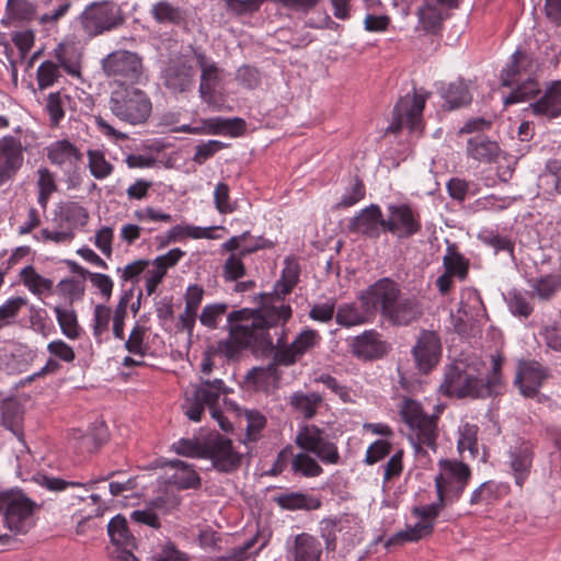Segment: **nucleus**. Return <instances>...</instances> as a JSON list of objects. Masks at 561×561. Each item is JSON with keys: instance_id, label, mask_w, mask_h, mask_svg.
I'll return each instance as SVG.
<instances>
[{"instance_id": "28", "label": "nucleus", "mask_w": 561, "mask_h": 561, "mask_svg": "<svg viewBox=\"0 0 561 561\" xmlns=\"http://www.w3.org/2000/svg\"><path fill=\"white\" fill-rule=\"evenodd\" d=\"M47 159L51 164L61 167L66 162H81L83 153L68 139H61L47 147Z\"/></svg>"}, {"instance_id": "30", "label": "nucleus", "mask_w": 561, "mask_h": 561, "mask_svg": "<svg viewBox=\"0 0 561 561\" xmlns=\"http://www.w3.org/2000/svg\"><path fill=\"white\" fill-rule=\"evenodd\" d=\"M209 135H228L230 137H240L247 130V123L243 118L232 117H213L204 121Z\"/></svg>"}, {"instance_id": "20", "label": "nucleus", "mask_w": 561, "mask_h": 561, "mask_svg": "<svg viewBox=\"0 0 561 561\" xmlns=\"http://www.w3.org/2000/svg\"><path fill=\"white\" fill-rule=\"evenodd\" d=\"M184 255V251L180 248H174L152 261L154 268L148 272V276L146 278V291L148 296L152 295L157 290V287L167 275L168 270L175 266Z\"/></svg>"}, {"instance_id": "32", "label": "nucleus", "mask_w": 561, "mask_h": 561, "mask_svg": "<svg viewBox=\"0 0 561 561\" xmlns=\"http://www.w3.org/2000/svg\"><path fill=\"white\" fill-rule=\"evenodd\" d=\"M322 402L323 397L320 393H304L302 391L294 392L289 400L291 408L302 414L306 420H311L317 415L318 408Z\"/></svg>"}, {"instance_id": "41", "label": "nucleus", "mask_w": 561, "mask_h": 561, "mask_svg": "<svg viewBox=\"0 0 561 561\" xmlns=\"http://www.w3.org/2000/svg\"><path fill=\"white\" fill-rule=\"evenodd\" d=\"M294 550L295 561H320V543L310 535H298L295 539Z\"/></svg>"}, {"instance_id": "15", "label": "nucleus", "mask_w": 561, "mask_h": 561, "mask_svg": "<svg viewBox=\"0 0 561 561\" xmlns=\"http://www.w3.org/2000/svg\"><path fill=\"white\" fill-rule=\"evenodd\" d=\"M321 340L318 331L313 329L302 330L296 339L287 346L276 350L274 359L280 366L296 364L307 352L311 351Z\"/></svg>"}, {"instance_id": "19", "label": "nucleus", "mask_w": 561, "mask_h": 561, "mask_svg": "<svg viewBox=\"0 0 561 561\" xmlns=\"http://www.w3.org/2000/svg\"><path fill=\"white\" fill-rule=\"evenodd\" d=\"M536 116L554 119L561 116V80L550 82L543 94L529 105Z\"/></svg>"}, {"instance_id": "11", "label": "nucleus", "mask_w": 561, "mask_h": 561, "mask_svg": "<svg viewBox=\"0 0 561 561\" xmlns=\"http://www.w3.org/2000/svg\"><path fill=\"white\" fill-rule=\"evenodd\" d=\"M412 355L417 369L422 374H428L442 357V343L438 334L435 331L422 330L412 348Z\"/></svg>"}, {"instance_id": "57", "label": "nucleus", "mask_w": 561, "mask_h": 561, "mask_svg": "<svg viewBox=\"0 0 561 561\" xmlns=\"http://www.w3.org/2000/svg\"><path fill=\"white\" fill-rule=\"evenodd\" d=\"M147 328L136 323L133 328L128 340L125 342V348L134 354L145 356L147 354L148 346L145 344V335Z\"/></svg>"}, {"instance_id": "36", "label": "nucleus", "mask_w": 561, "mask_h": 561, "mask_svg": "<svg viewBox=\"0 0 561 561\" xmlns=\"http://www.w3.org/2000/svg\"><path fill=\"white\" fill-rule=\"evenodd\" d=\"M325 440L324 430L317 425H302L295 438V444L307 453L318 451V447Z\"/></svg>"}, {"instance_id": "27", "label": "nucleus", "mask_w": 561, "mask_h": 561, "mask_svg": "<svg viewBox=\"0 0 561 561\" xmlns=\"http://www.w3.org/2000/svg\"><path fill=\"white\" fill-rule=\"evenodd\" d=\"M107 534L115 549H137V539L128 528L127 519L122 514L115 515L107 525Z\"/></svg>"}, {"instance_id": "10", "label": "nucleus", "mask_w": 561, "mask_h": 561, "mask_svg": "<svg viewBox=\"0 0 561 561\" xmlns=\"http://www.w3.org/2000/svg\"><path fill=\"white\" fill-rule=\"evenodd\" d=\"M438 466L440 471L435 477V486L439 480L444 491L449 493V496L459 500L470 481V467L462 461L450 459H440Z\"/></svg>"}, {"instance_id": "62", "label": "nucleus", "mask_w": 561, "mask_h": 561, "mask_svg": "<svg viewBox=\"0 0 561 561\" xmlns=\"http://www.w3.org/2000/svg\"><path fill=\"white\" fill-rule=\"evenodd\" d=\"M422 405L413 399H405L401 409L402 420L412 428L414 425L422 421V417H426Z\"/></svg>"}, {"instance_id": "40", "label": "nucleus", "mask_w": 561, "mask_h": 561, "mask_svg": "<svg viewBox=\"0 0 561 561\" xmlns=\"http://www.w3.org/2000/svg\"><path fill=\"white\" fill-rule=\"evenodd\" d=\"M469 365L463 362L449 365L445 371L444 381L440 385L442 392L447 397H456L458 388L468 371Z\"/></svg>"}, {"instance_id": "47", "label": "nucleus", "mask_w": 561, "mask_h": 561, "mask_svg": "<svg viewBox=\"0 0 561 561\" xmlns=\"http://www.w3.org/2000/svg\"><path fill=\"white\" fill-rule=\"evenodd\" d=\"M87 154L89 170L95 179L103 180L113 173L114 165L105 159V154L102 150L89 149Z\"/></svg>"}, {"instance_id": "60", "label": "nucleus", "mask_w": 561, "mask_h": 561, "mask_svg": "<svg viewBox=\"0 0 561 561\" xmlns=\"http://www.w3.org/2000/svg\"><path fill=\"white\" fill-rule=\"evenodd\" d=\"M7 12L11 19L28 21L35 14V7L27 0H8Z\"/></svg>"}, {"instance_id": "39", "label": "nucleus", "mask_w": 561, "mask_h": 561, "mask_svg": "<svg viewBox=\"0 0 561 561\" xmlns=\"http://www.w3.org/2000/svg\"><path fill=\"white\" fill-rule=\"evenodd\" d=\"M54 311L61 332L70 340H76L81 335V328L78 323L77 312L73 307L55 306Z\"/></svg>"}, {"instance_id": "52", "label": "nucleus", "mask_w": 561, "mask_h": 561, "mask_svg": "<svg viewBox=\"0 0 561 561\" xmlns=\"http://www.w3.org/2000/svg\"><path fill=\"white\" fill-rule=\"evenodd\" d=\"M133 298V289L126 290L119 298L113 316V334L118 340H124V321L127 316V307Z\"/></svg>"}, {"instance_id": "64", "label": "nucleus", "mask_w": 561, "mask_h": 561, "mask_svg": "<svg viewBox=\"0 0 561 561\" xmlns=\"http://www.w3.org/2000/svg\"><path fill=\"white\" fill-rule=\"evenodd\" d=\"M228 309L227 304H213L207 305L204 307L201 316L199 321L203 325L209 328V329H216L217 328V319L226 313Z\"/></svg>"}, {"instance_id": "4", "label": "nucleus", "mask_w": 561, "mask_h": 561, "mask_svg": "<svg viewBox=\"0 0 561 561\" xmlns=\"http://www.w3.org/2000/svg\"><path fill=\"white\" fill-rule=\"evenodd\" d=\"M79 22L85 35L95 37L122 26L125 15L114 1L104 0L85 7L79 15Z\"/></svg>"}, {"instance_id": "13", "label": "nucleus", "mask_w": 561, "mask_h": 561, "mask_svg": "<svg viewBox=\"0 0 561 561\" xmlns=\"http://www.w3.org/2000/svg\"><path fill=\"white\" fill-rule=\"evenodd\" d=\"M352 354L362 360H376L386 356L390 351V344L382 340L376 330H366L352 339L350 344Z\"/></svg>"}, {"instance_id": "23", "label": "nucleus", "mask_w": 561, "mask_h": 561, "mask_svg": "<svg viewBox=\"0 0 561 561\" xmlns=\"http://www.w3.org/2000/svg\"><path fill=\"white\" fill-rule=\"evenodd\" d=\"M411 430L415 432L416 439L413 442V445L417 454H426V450L423 449V446H426L434 451L436 450V440L438 437L437 415H427L426 417H422V421L414 425Z\"/></svg>"}, {"instance_id": "51", "label": "nucleus", "mask_w": 561, "mask_h": 561, "mask_svg": "<svg viewBox=\"0 0 561 561\" xmlns=\"http://www.w3.org/2000/svg\"><path fill=\"white\" fill-rule=\"evenodd\" d=\"M365 195V184L358 175H355L353 178V183L351 187L347 188L346 193L343 195L341 201L334 205L333 209L340 210L350 208L357 204L358 202H360L362 199H364Z\"/></svg>"}, {"instance_id": "53", "label": "nucleus", "mask_w": 561, "mask_h": 561, "mask_svg": "<svg viewBox=\"0 0 561 561\" xmlns=\"http://www.w3.org/2000/svg\"><path fill=\"white\" fill-rule=\"evenodd\" d=\"M150 561H191L190 556L180 550L170 539L161 542L158 550L150 557Z\"/></svg>"}, {"instance_id": "58", "label": "nucleus", "mask_w": 561, "mask_h": 561, "mask_svg": "<svg viewBox=\"0 0 561 561\" xmlns=\"http://www.w3.org/2000/svg\"><path fill=\"white\" fill-rule=\"evenodd\" d=\"M2 423L9 430H13L18 426L21 420V404L14 399H7L1 402L0 405Z\"/></svg>"}, {"instance_id": "54", "label": "nucleus", "mask_w": 561, "mask_h": 561, "mask_svg": "<svg viewBox=\"0 0 561 561\" xmlns=\"http://www.w3.org/2000/svg\"><path fill=\"white\" fill-rule=\"evenodd\" d=\"M60 216L73 226L84 227L89 221V211L77 202H68L60 206Z\"/></svg>"}, {"instance_id": "43", "label": "nucleus", "mask_w": 561, "mask_h": 561, "mask_svg": "<svg viewBox=\"0 0 561 561\" xmlns=\"http://www.w3.org/2000/svg\"><path fill=\"white\" fill-rule=\"evenodd\" d=\"M171 450L179 456L204 459L206 451V436L203 438H180L171 445Z\"/></svg>"}, {"instance_id": "56", "label": "nucleus", "mask_w": 561, "mask_h": 561, "mask_svg": "<svg viewBox=\"0 0 561 561\" xmlns=\"http://www.w3.org/2000/svg\"><path fill=\"white\" fill-rule=\"evenodd\" d=\"M478 427L471 424H465L459 431L458 450L460 453L469 450L474 457L479 453L478 448Z\"/></svg>"}, {"instance_id": "55", "label": "nucleus", "mask_w": 561, "mask_h": 561, "mask_svg": "<svg viewBox=\"0 0 561 561\" xmlns=\"http://www.w3.org/2000/svg\"><path fill=\"white\" fill-rule=\"evenodd\" d=\"M501 485L494 481L483 482L477 488L470 496L471 505H479L482 503L489 504L501 496Z\"/></svg>"}, {"instance_id": "24", "label": "nucleus", "mask_w": 561, "mask_h": 561, "mask_svg": "<svg viewBox=\"0 0 561 561\" xmlns=\"http://www.w3.org/2000/svg\"><path fill=\"white\" fill-rule=\"evenodd\" d=\"M194 77L193 66L186 61H180L165 69L164 84L173 91L185 92L192 87Z\"/></svg>"}, {"instance_id": "9", "label": "nucleus", "mask_w": 561, "mask_h": 561, "mask_svg": "<svg viewBox=\"0 0 561 561\" xmlns=\"http://www.w3.org/2000/svg\"><path fill=\"white\" fill-rule=\"evenodd\" d=\"M398 295H400L399 284L389 277H383L368 286L359 295V301L366 313L379 312L383 318Z\"/></svg>"}, {"instance_id": "46", "label": "nucleus", "mask_w": 561, "mask_h": 561, "mask_svg": "<svg viewBox=\"0 0 561 561\" xmlns=\"http://www.w3.org/2000/svg\"><path fill=\"white\" fill-rule=\"evenodd\" d=\"M530 284L534 293L541 300H549L559 289H561V274H549L530 280Z\"/></svg>"}, {"instance_id": "63", "label": "nucleus", "mask_w": 561, "mask_h": 561, "mask_svg": "<svg viewBox=\"0 0 561 561\" xmlns=\"http://www.w3.org/2000/svg\"><path fill=\"white\" fill-rule=\"evenodd\" d=\"M172 479L173 484L179 490L199 489L202 484L201 477L194 469L193 465L190 468L182 471L181 474H174Z\"/></svg>"}, {"instance_id": "1", "label": "nucleus", "mask_w": 561, "mask_h": 561, "mask_svg": "<svg viewBox=\"0 0 561 561\" xmlns=\"http://www.w3.org/2000/svg\"><path fill=\"white\" fill-rule=\"evenodd\" d=\"M291 316L290 306L277 310L264 304L256 308L231 311L227 317L229 339L218 343V351L228 358H233L242 350L270 354L274 350L271 328L288 322Z\"/></svg>"}, {"instance_id": "16", "label": "nucleus", "mask_w": 561, "mask_h": 561, "mask_svg": "<svg viewBox=\"0 0 561 561\" xmlns=\"http://www.w3.org/2000/svg\"><path fill=\"white\" fill-rule=\"evenodd\" d=\"M23 160L21 140L13 136L2 137L0 139V186L18 174Z\"/></svg>"}, {"instance_id": "8", "label": "nucleus", "mask_w": 561, "mask_h": 561, "mask_svg": "<svg viewBox=\"0 0 561 561\" xmlns=\"http://www.w3.org/2000/svg\"><path fill=\"white\" fill-rule=\"evenodd\" d=\"M389 211L385 222V232L398 239H409L422 231L420 213L408 203L389 204Z\"/></svg>"}, {"instance_id": "18", "label": "nucleus", "mask_w": 561, "mask_h": 561, "mask_svg": "<svg viewBox=\"0 0 561 561\" xmlns=\"http://www.w3.org/2000/svg\"><path fill=\"white\" fill-rule=\"evenodd\" d=\"M536 62L531 54L517 49L510 58L508 64L501 71V83L511 88L522 75L531 76L536 71Z\"/></svg>"}, {"instance_id": "59", "label": "nucleus", "mask_w": 561, "mask_h": 561, "mask_svg": "<svg viewBox=\"0 0 561 561\" xmlns=\"http://www.w3.org/2000/svg\"><path fill=\"white\" fill-rule=\"evenodd\" d=\"M59 77L60 72L58 66L50 60L42 62L37 68L36 78L41 90L53 85Z\"/></svg>"}, {"instance_id": "14", "label": "nucleus", "mask_w": 561, "mask_h": 561, "mask_svg": "<svg viewBox=\"0 0 561 561\" xmlns=\"http://www.w3.org/2000/svg\"><path fill=\"white\" fill-rule=\"evenodd\" d=\"M385 222L380 206L370 204L350 219L347 229L351 233H360L368 239L377 240L381 231L385 232Z\"/></svg>"}, {"instance_id": "50", "label": "nucleus", "mask_w": 561, "mask_h": 561, "mask_svg": "<svg viewBox=\"0 0 561 561\" xmlns=\"http://www.w3.org/2000/svg\"><path fill=\"white\" fill-rule=\"evenodd\" d=\"M294 285L287 283V280L280 278L276 282L275 288L273 293H261L254 297V301L259 305L257 307H261L263 304L266 306H272L275 309H279L283 306H286L285 304H282L279 306L275 305L276 300L282 299V297L288 295L294 289Z\"/></svg>"}, {"instance_id": "17", "label": "nucleus", "mask_w": 561, "mask_h": 561, "mask_svg": "<svg viewBox=\"0 0 561 561\" xmlns=\"http://www.w3.org/2000/svg\"><path fill=\"white\" fill-rule=\"evenodd\" d=\"M423 314L420 300L414 296H397L383 319L392 325H409L419 320Z\"/></svg>"}, {"instance_id": "5", "label": "nucleus", "mask_w": 561, "mask_h": 561, "mask_svg": "<svg viewBox=\"0 0 561 561\" xmlns=\"http://www.w3.org/2000/svg\"><path fill=\"white\" fill-rule=\"evenodd\" d=\"M204 459L210 460L211 468L217 472L232 474L242 467L244 455L234 448L232 439L213 432L206 436Z\"/></svg>"}, {"instance_id": "37", "label": "nucleus", "mask_w": 561, "mask_h": 561, "mask_svg": "<svg viewBox=\"0 0 561 561\" xmlns=\"http://www.w3.org/2000/svg\"><path fill=\"white\" fill-rule=\"evenodd\" d=\"M54 56L57 59L59 66L64 68L68 75L72 77H80V54L77 51L75 46L60 43L55 48Z\"/></svg>"}, {"instance_id": "45", "label": "nucleus", "mask_w": 561, "mask_h": 561, "mask_svg": "<svg viewBox=\"0 0 561 561\" xmlns=\"http://www.w3.org/2000/svg\"><path fill=\"white\" fill-rule=\"evenodd\" d=\"M291 470L295 474L307 478L319 477L323 472L322 467L307 453L294 455Z\"/></svg>"}, {"instance_id": "22", "label": "nucleus", "mask_w": 561, "mask_h": 561, "mask_svg": "<svg viewBox=\"0 0 561 561\" xmlns=\"http://www.w3.org/2000/svg\"><path fill=\"white\" fill-rule=\"evenodd\" d=\"M533 459L534 453L528 442H522L510 451V468L515 483L520 488L530 474Z\"/></svg>"}, {"instance_id": "25", "label": "nucleus", "mask_w": 561, "mask_h": 561, "mask_svg": "<svg viewBox=\"0 0 561 561\" xmlns=\"http://www.w3.org/2000/svg\"><path fill=\"white\" fill-rule=\"evenodd\" d=\"M490 385V381H484L482 375L474 367L469 366L456 398L485 399L492 397Z\"/></svg>"}, {"instance_id": "3", "label": "nucleus", "mask_w": 561, "mask_h": 561, "mask_svg": "<svg viewBox=\"0 0 561 561\" xmlns=\"http://www.w3.org/2000/svg\"><path fill=\"white\" fill-rule=\"evenodd\" d=\"M19 489L0 492V514L4 525L13 533L24 535L35 525L34 514L41 508Z\"/></svg>"}, {"instance_id": "7", "label": "nucleus", "mask_w": 561, "mask_h": 561, "mask_svg": "<svg viewBox=\"0 0 561 561\" xmlns=\"http://www.w3.org/2000/svg\"><path fill=\"white\" fill-rule=\"evenodd\" d=\"M425 107V96L414 92L399 99L392 113V122L387 128L388 133L397 134L407 126L410 131L422 128V114Z\"/></svg>"}, {"instance_id": "42", "label": "nucleus", "mask_w": 561, "mask_h": 561, "mask_svg": "<svg viewBox=\"0 0 561 561\" xmlns=\"http://www.w3.org/2000/svg\"><path fill=\"white\" fill-rule=\"evenodd\" d=\"M54 291L65 299L66 306L72 307L75 301L81 300L84 296V280L76 277L62 278L54 286Z\"/></svg>"}, {"instance_id": "29", "label": "nucleus", "mask_w": 561, "mask_h": 561, "mask_svg": "<svg viewBox=\"0 0 561 561\" xmlns=\"http://www.w3.org/2000/svg\"><path fill=\"white\" fill-rule=\"evenodd\" d=\"M440 96L444 99L442 107L446 111L468 106L472 101V95L462 81L450 82L447 87L442 88Z\"/></svg>"}, {"instance_id": "61", "label": "nucleus", "mask_w": 561, "mask_h": 561, "mask_svg": "<svg viewBox=\"0 0 561 561\" xmlns=\"http://www.w3.org/2000/svg\"><path fill=\"white\" fill-rule=\"evenodd\" d=\"M507 305L514 316L528 318L534 311L533 306L518 290H512L508 293Z\"/></svg>"}, {"instance_id": "48", "label": "nucleus", "mask_w": 561, "mask_h": 561, "mask_svg": "<svg viewBox=\"0 0 561 561\" xmlns=\"http://www.w3.org/2000/svg\"><path fill=\"white\" fill-rule=\"evenodd\" d=\"M540 85L536 78L528 76L520 84L514 89L506 98V104H514L524 102L529 99L536 98L540 93Z\"/></svg>"}, {"instance_id": "44", "label": "nucleus", "mask_w": 561, "mask_h": 561, "mask_svg": "<svg viewBox=\"0 0 561 561\" xmlns=\"http://www.w3.org/2000/svg\"><path fill=\"white\" fill-rule=\"evenodd\" d=\"M219 72L220 70L214 61L207 68L202 69L198 91L205 102H210L214 98L216 87L220 81Z\"/></svg>"}, {"instance_id": "2", "label": "nucleus", "mask_w": 561, "mask_h": 561, "mask_svg": "<svg viewBox=\"0 0 561 561\" xmlns=\"http://www.w3.org/2000/svg\"><path fill=\"white\" fill-rule=\"evenodd\" d=\"M110 110L119 121L130 125L148 121L152 103L147 93L136 84L119 83L111 92Z\"/></svg>"}, {"instance_id": "33", "label": "nucleus", "mask_w": 561, "mask_h": 561, "mask_svg": "<svg viewBox=\"0 0 561 561\" xmlns=\"http://www.w3.org/2000/svg\"><path fill=\"white\" fill-rule=\"evenodd\" d=\"M443 266L445 272L465 280L469 273V260L466 259L459 251L455 243H449L446 249V254L443 259Z\"/></svg>"}, {"instance_id": "26", "label": "nucleus", "mask_w": 561, "mask_h": 561, "mask_svg": "<svg viewBox=\"0 0 561 561\" xmlns=\"http://www.w3.org/2000/svg\"><path fill=\"white\" fill-rule=\"evenodd\" d=\"M273 501L286 511H316L322 506L319 497L304 492H286L273 497Z\"/></svg>"}, {"instance_id": "49", "label": "nucleus", "mask_w": 561, "mask_h": 561, "mask_svg": "<svg viewBox=\"0 0 561 561\" xmlns=\"http://www.w3.org/2000/svg\"><path fill=\"white\" fill-rule=\"evenodd\" d=\"M366 312L360 311L354 304H343L337 308L335 321L337 324L351 328L367 321Z\"/></svg>"}, {"instance_id": "6", "label": "nucleus", "mask_w": 561, "mask_h": 561, "mask_svg": "<svg viewBox=\"0 0 561 561\" xmlns=\"http://www.w3.org/2000/svg\"><path fill=\"white\" fill-rule=\"evenodd\" d=\"M102 69L117 84H136L142 75V61L136 53L115 50L102 60Z\"/></svg>"}, {"instance_id": "34", "label": "nucleus", "mask_w": 561, "mask_h": 561, "mask_svg": "<svg viewBox=\"0 0 561 561\" xmlns=\"http://www.w3.org/2000/svg\"><path fill=\"white\" fill-rule=\"evenodd\" d=\"M19 276L23 285L36 296H42L44 293L50 295L54 293V282L38 274L33 265L22 268Z\"/></svg>"}, {"instance_id": "31", "label": "nucleus", "mask_w": 561, "mask_h": 561, "mask_svg": "<svg viewBox=\"0 0 561 561\" xmlns=\"http://www.w3.org/2000/svg\"><path fill=\"white\" fill-rule=\"evenodd\" d=\"M434 531V525L430 522L416 523L414 526H408L389 537L385 543L386 548L402 546L405 542H415Z\"/></svg>"}, {"instance_id": "21", "label": "nucleus", "mask_w": 561, "mask_h": 561, "mask_svg": "<svg viewBox=\"0 0 561 561\" xmlns=\"http://www.w3.org/2000/svg\"><path fill=\"white\" fill-rule=\"evenodd\" d=\"M466 153L480 163L491 164L497 161L501 148L497 141L478 134L467 140Z\"/></svg>"}, {"instance_id": "38", "label": "nucleus", "mask_w": 561, "mask_h": 561, "mask_svg": "<svg viewBox=\"0 0 561 561\" xmlns=\"http://www.w3.org/2000/svg\"><path fill=\"white\" fill-rule=\"evenodd\" d=\"M417 15L422 28L427 33L436 34L440 31L443 21L448 14L444 13L442 8L424 1V4L419 8Z\"/></svg>"}, {"instance_id": "12", "label": "nucleus", "mask_w": 561, "mask_h": 561, "mask_svg": "<svg viewBox=\"0 0 561 561\" xmlns=\"http://www.w3.org/2000/svg\"><path fill=\"white\" fill-rule=\"evenodd\" d=\"M549 377L548 368L535 359H519L514 383L526 398L538 394L543 381Z\"/></svg>"}, {"instance_id": "35", "label": "nucleus", "mask_w": 561, "mask_h": 561, "mask_svg": "<svg viewBox=\"0 0 561 561\" xmlns=\"http://www.w3.org/2000/svg\"><path fill=\"white\" fill-rule=\"evenodd\" d=\"M152 18L160 24H172L180 26L185 23V12L180 7H175L169 1L162 0L152 5Z\"/></svg>"}]
</instances>
